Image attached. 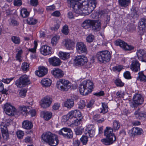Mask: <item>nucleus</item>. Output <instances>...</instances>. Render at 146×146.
Here are the masks:
<instances>
[{"label": "nucleus", "mask_w": 146, "mask_h": 146, "mask_svg": "<svg viewBox=\"0 0 146 146\" xmlns=\"http://www.w3.org/2000/svg\"><path fill=\"white\" fill-rule=\"evenodd\" d=\"M68 5L74 10L77 15L85 13V10L88 9L89 3L90 2V7L92 10L96 7V0H67Z\"/></svg>", "instance_id": "1"}, {"label": "nucleus", "mask_w": 146, "mask_h": 146, "mask_svg": "<svg viewBox=\"0 0 146 146\" xmlns=\"http://www.w3.org/2000/svg\"><path fill=\"white\" fill-rule=\"evenodd\" d=\"M93 82L90 80L84 81L80 85L79 88L81 94L86 95L91 93L94 88Z\"/></svg>", "instance_id": "2"}, {"label": "nucleus", "mask_w": 146, "mask_h": 146, "mask_svg": "<svg viewBox=\"0 0 146 146\" xmlns=\"http://www.w3.org/2000/svg\"><path fill=\"white\" fill-rule=\"evenodd\" d=\"M41 138L44 141L51 146H56L58 143L57 136L50 132L42 134Z\"/></svg>", "instance_id": "3"}, {"label": "nucleus", "mask_w": 146, "mask_h": 146, "mask_svg": "<svg viewBox=\"0 0 146 146\" xmlns=\"http://www.w3.org/2000/svg\"><path fill=\"white\" fill-rule=\"evenodd\" d=\"M96 57L100 62L106 63L110 60L111 54L108 50L99 51L96 55Z\"/></svg>", "instance_id": "4"}, {"label": "nucleus", "mask_w": 146, "mask_h": 146, "mask_svg": "<svg viewBox=\"0 0 146 146\" xmlns=\"http://www.w3.org/2000/svg\"><path fill=\"white\" fill-rule=\"evenodd\" d=\"M77 117H78L80 119H81L82 118V114L80 111L78 110H73L69 112L66 115L62 117V121L66 122L69 119Z\"/></svg>", "instance_id": "5"}, {"label": "nucleus", "mask_w": 146, "mask_h": 146, "mask_svg": "<svg viewBox=\"0 0 146 146\" xmlns=\"http://www.w3.org/2000/svg\"><path fill=\"white\" fill-rule=\"evenodd\" d=\"M31 82L29 76L24 75L16 81L15 84L17 87L21 88L30 84Z\"/></svg>", "instance_id": "6"}, {"label": "nucleus", "mask_w": 146, "mask_h": 146, "mask_svg": "<svg viewBox=\"0 0 146 146\" xmlns=\"http://www.w3.org/2000/svg\"><path fill=\"white\" fill-rule=\"evenodd\" d=\"M133 101L131 102L130 104L132 108L141 105L144 102V98L142 95L139 94H135L133 97Z\"/></svg>", "instance_id": "7"}, {"label": "nucleus", "mask_w": 146, "mask_h": 146, "mask_svg": "<svg viewBox=\"0 0 146 146\" xmlns=\"http://www.w3.org/2000/svg\"><path fill=\"white\" fill-rule=\"evenodd\" d=\"M87 58L83 55H77L75 57L74 63L77 66H83L86 64L88 62Z\"/></svg>", "instance_id": "8"}, {"label": "nucleus", "mask_w": 146, "mask_h": 146, "mask_svg": "<svg viewBox=\"0 0 146 146\" xmlns=\"http://www.w3.org/2000/svg\"><path fill=\"white\" fill-rule=\"evenodd\" d=\"M115 44L117 46H119L125 50L130 51L134 48V47L131 45L127 44L123 41L120 39L117 40L114 42Z\"/></svg>", "instance_id": "9"}, {"label": "nucleus", "mask_w": 146, "mask_h": 146, "mask_svg": "<svg viewBox=\"0 0 146 146\" xmlns=\"http://www.w3.org/2000/svg\"><path fill=\"white\" fill-rule=\"evenodd\" d=\"M52 102V99L49 96H46L42 98L40 102V106L43 108H47L50 106Z\"/></svg>", "instance_id": "10"}, {"label": "nucleus", "mask_w": 146, "mask_h": 146, "mask_svg": "<svg viewBox=\"0 0 146 146\" xmlns=\"http://www.w3.org/2000/svg\"><path fill=\"white\" fill-rule=\"evenodd\" d=\"M3 108L6 114L9 115H14V112L16 111V109L10 104L8 103L4 104Z\"/></svg>", "instance_id": "11"}, {"label": "nucleus", "mask_w": 146, "mask_h": 146, "mask_svg": "<svg viewBox=\"0 0 146 146\" xmlns=\"http://www.w3.org/2000/svg\"><path fill=\"white\" fill-rule=\"evenodd\" d=\"M116 138L114 134L106 136V138L101 140V142L104 144L108 145L113 143L116 140Z\"/></svg>", "instance_id": "12"}, {"label": "nucleus", "mask_w": 146, "mask_h": 146, "mask_svg": "<svg viewBox=\"0 0 146 146\" xmlns=\"http://www.w3.org/2000/svg\"><path fill=\"white\" fill-rule=\"evenodd\" d=\"M76 48L77 52L79 54L87 53L86 46L82 42H78L76 43Z\"/></svg>", "instance_id": "13"}, {"label": "nucleus", "mask_w": 146, "mask_h": 146, "mask_svg": "<svg viewBox=\"0 0 146 146\" xmlns=\"http://www.w3.org/2000/svg\"><path fill=\"white\" fill-rule=\"evenodd\" d=\"M52 48L50 46L47 45H44L41 47L39 51L42 54L45 56L52 54Z\"/></svg>", "instance_id": "14"}, {"label": "nucleus", "mask_w": 146, "mask_h": 146, "mask_svg": "<svg viewBox=\"0 0 146 146\" xmlns=\"http://www.w3.org/2000/svg\"><path fill=\"white\" fill-rule=\"evenodd\" d=\"M48 61L50 64L54 67H58L60 66L62 62L58 58L54 56L49 58Z\"/></svg>", "instance_id": "15"}, {"label": "nucleus", "mask_w": 146, "mask_h": 146, "mask_svg": "<svg viewBox=\"0 0 146 146\" xmlns=\"http://www.w3.org/2000/svg\"><path fill=\"white\" fill-rule=\"evenodd\" d=\"M58 133L64 137L71 138L72 137L73 133L72 130L69 128L64 127L61 129L59 131Z\"/></svg>", "instance_id": "16"}, {"label": "nucleus", "mask_w": 146, "mask_h": 146, "mask_svg": "<svg viewBox=\"0 0 146 146\" xmlns=\"http://www.w3.org/2000/svg\"><path fill=\"white\" fill-rule=\"evenodd\" d=\"M63 44L66 48L69 50H72L74 48V42L70 39H64L63 42Z\"/></svg>", "instance_id": "17"}, {"label": "nucleus", "mask_w": 146, "mask_h": 146, "mask_svg": "<svg viewBox=\"0 0 146 146\" xmlns=\"http://www.w3.org/2000/svg\"><path fill=\"white\" fill-rule=\"evenodd\" d=\"M91 5V4H90V3L89 2V5L88 6V9L86 10H85V13H83L79 15H76V14L74 12H74L75 13V14L74 15L72 12V11H69L68 13V17L70 19H72L74 18V16L75 15L76 16H77L79 15H88L89 13V12L91 11L92 10H93V9L92 10L91 9V8L90 7V6ZM71 7V6H70ZM72 8L74 9L72 7Z\"/></svg>", "instance_id": "18"}, {"label": "nucleus", "mask_w": 146, "mask_h": 146, "mask_svg": "<svg viewBox=\"0 0 146 146\" xmlns=\"http://www.w3.org/2000/svg\"><path fill=\"white\" fill-rule=\"evenodd\" d=\"M140 64L138 61L135 58L132 59L130 68L133 71L137 72L140 70Z\"/></svg>", "instance_id": "19"}, {"label": "nucleus", "mask_w": 146, "mask_h": 146, "mask_svg": "<svg viewBox=\"0 0 146 146\" xmlns=\"http://www.w3.org/2000/svg\"><path fill=\"white\" fill-rule=\"evenodd\" d=\"M51 73L56 78H60L64 76V73L62 70L58 68H55L52 69L51 70Z\"/></svg>", "instance_id": "20"}, {"label": "nucleus", "mask_w": 146, "mask_h": 146, "mask_svg": "<svg viewBox=\"0 0 146 146\" xmlns=\"http://www.w3.org/2000/svg\"><path fill=\"white\" fill-rule=\"evenodd\" d=\"M139 29L141 35H142L146 30V18L142 19L139 23Z\"/></svg>", "instance_id": "21"}, {"label": "nucleus", "mask_w": 146, "mask_h": 146, "mask_svg": "<svg viewBox=\"0 0 146 146\" xmlns=\"http://www.w3.org/2000/svg\"><path fill=\"white\" fill-rule=\"evenodd\" d=\"M136 54L138 59L142 62H146V53L143 50H138Z\"/></svg>", "instance_id": "22"}, {"label": "nucleus", "mask_w": 146, "mask_h": 146, "mask_svg": "<svg viewBox=\"0 0 146 146\" xmlns=\"http://www.w3.org/2000/svg\"><path fill=\"white\" fill-rule=\"evenodd\" d=\"M47 72L48 70L46 68L43 66H41L39 67L38 70L35 71V74L38 76L41 77L46 75Z\"/></svg>", "instance_id": "23"}, {"label": "nucleus", "mask_w": 146, "mask_h": 146, "mask_svg": "<svg viewBox=\"0 0 146 146\" xmlns=\"http://www.w3.org/2000/svg\"><path fill=\"white\" fill-rule=\"evenodd\" d=\"M40 83L43 87L48 88L51 85L52 81L50 79L48 78H44L41 80Z\"/></svg>", "instance_id": "24"}, {"label": "nucleus", "mask_w": 146, "mask_h": 146, "mask_svg": "<svg viewBox=\"0 0 146 146\" xmlns=\"http://www.w3.org/2000/svg\"><path fill=\"white\" fill-rule=\"evenodd\" d=\"M58 56L62 60H65L70 58V54L69 52L60 51L59 52Z\"/></svg>", "instance_id": "25"}, {"label": "nucleus", "mask_w": 146, "mask_h": 146, "mask_svg": "<svg viewBox=\"0 0 146 146\" xmlns=\"http://www.w3.org/2000/svg\"><path fill=\"white\" fill-rule=\"evenodd\" d=\"M94 23V20H86L82 24V26L85 29H88L92 26Z\"/></svg>", "instance_id": "26"}, {"label": "nucleus", "mask_w": 146, "mask_h": 146, "mask_svg": "<svg viewBox=\"0 0 146 146\" xmlns=\"http://www.w3.org/2000/svg\"><path fill=\"white\" fill-rule=\"evenodd\" d=\"M64 85L63 79H60L56 82V86L58 90L62 91H66V90L63 89L62 88L64 87Z\"/></svg>", "instance_id": "27"}, {"label": "nucleus", "mask_w": 146, "mask_h": 146, "mask_svg": "<svg viewBox=\"0 0 146 146\" xmlns=\"http://www.w3.org/2000/svg\"><path fill=\"white\" fill-rule=\"evenodd\" d=\"M27 109V107L24 106H19L18 108V112L23 115L26 116L29 113Z\"/></svg>", "instance_id": "28"}, {"label": "nucleus", "mask_w": 146, "mask_h": 146, "mask_svg": "<svg viewBox=\"0 0 146 146\" xmlns=\"http://www.w3.org/2000/svg\"><path fill=\"white\" fill-rule=\"evenodd\" d=\"M41 116L46 120H48L52 117V113L48 111H44L41 112Z\"/></svg>", "instance_id": "29"}, {"label": "nucleus", "mask_w": 146, "mask_h": 146, "mask_svg": "<svg viewBox=\"0 0 146 146\" xmlns=\"http://www.w3.org/2000/svg\"><path fill=\"white\" fill-rule=\"evenodd\" d=\"M22 125L23 128L27 129H31L33 127L32 123L27 120L24 121L22 123Z\"/></svg>", "instance_id": "30"}, {"label": "nucleus", "mask_w": 146, "mask_h": 146, "mask_svg": "<svg viewBox=\"0 0 146 146\" xmlns=\"http://www.w3.org/2000/svg\"><path fill=\"white\" fill-rule=\"evenodd\" d=\"M64 106L70 109L74 105V100L72 99H68L64 102Z\"/></svg>", "instance_id": "31"}, {"label": "nucleus", "mask_w": 146, "mask_h": 146, "mask_svg": "<svg viewBox=\"0 0 146 146\" xmlns=\"http://www.w3.org/2000/svg\"><path fill=\"white\" fill-rule=\"evenodd\" d=\"M121 126L120 122L117 120L113 121L112 123V129L114 131L118 130Z\"/></svg>", "instance_id": "32"}, {"label": "nucleus", "mask_w": 146, "mask_h": 146, "mask_svg": "<svg viewBox=\"0 0 146 146\" xmlns=\"http://www.w3.org/2000/svg\"><path fill=\"white\" fill-rule=\"evenodd\" d=\"M92 26L94 30L97 31H99L101 28L100 21L99 20H94V23Z\"/></svg>", "instance_id": "33"}, {"label": "nucleus", "mask_w": 146, "mask_h": 146, "mask_svg": "<svg viewBox=\"0 0 146 146\" xmlns=\"http://www.w3.org/2000/svg\"><path fill=\"white\" fill-rule=\"evenodd\" d=\"M63 81L64 85V87L62 88L63 89H65L66 91H67L71 87L72 84L68 80L63 79Z\"/></svg>", "instance_id": "34"}, {"label": "nucleus", "mask_w": 146, "mask_h": 146, "mask_svg": "<svg viewBox=\"0 0 146 146\" xmlns=\"http://www.w3.org/2000/svg\"><path fill=\"white\" fill-rule=\"evenodd\" d=\"M139 110L136 111L134 114L136 117L140 119L142 117H146V112H139Z\"/></svg>", "instance_id": "35"}, {"label": "nucleus", "mask_w": 146, "mask_h": 146, "mask_svg": "<svg viewBox=\"0 0 146 146\" xmlns=\"http://www.w3.org/2000/svg\"><path fill=\"white\" fill-rule=\"evenodd\" d=\"M130 2V0H118L119 4L121 7H127Z\"/></svg>", "instance_id": "36"}, {"label": "nucleus", "mask_w": 146, "mask_h": 146, "mask_svg": "<svg viewBox=\"0 0 146 146\" xmlns=\"http://www.w3.org/2000/svg\"><path fill=\"white\" fill-rule=\"evenodd\" d=\"M132 133L134 135H140L142 133V130L140 128L137 127H134L131 129Z\"/></svg>", "instance_id": "37"}, {"label": "nucleus", "mask_w": 146, "mask_h": 146, "mask_svg": "<svg viewBox=\"0 0 146 146\" xmlns=\"http://www.w3.org/2000/svg\"><path fill=\"white\" fill-rule=\"evenodd\" d=\"M113 131V130L111 127H107L104 131L105 135L107 136L113 134L112 133Z\"/></svg>", "instance_id": "38"}, {"label": "nucleus", "mask_w": 146, "mask_h": 146, "mask_svg": "<svg viewBox=\"0 0 146 146\" xmlns=\"http://www.w3.org/2000/svg\"><path fill=\"white\" fill-rule=\"evenodd\" d=\"M102 107L101 108L100 113H105L108 111V106L107 104L105 103H102Z\"/></svg>", "instance_id": "39"}, {"label": "nucleus", "mask_w": 146, "mask_h": 146, "mask_svg": "<svg viewBox=\"0 0 146 146\" xmlns=\"http://www.w3.org/2000/svg\"><path fill=\"white\" fill-rule=\"evenodd\" d=\"M20 13L21 16L23 18L27 17L29 15V12L25 9H22L20 11Z\"/></svg>", "instance_id": "40"}, {"label": "nucleus", "mask_w": 146, "mask_h": 146, "mask_svg": "<svg viewBox=\"0 0 146 146\" xmlns=\"http://www.w3.org/2000/svg\"><path fill=\"white\" fill-rule=\"evenodd\" d=\"M59 36H55L53 37L51 39V42L53 45H55L58 42V41L59 39Z\"/></svg>", "instance_id": "41"}, {"label": "nucleus", "mask_w": 146, "mask_h": 146, "mask_svg": "<svg viewBox=\"0 0 146 146\" xmlns=\"http://www.w3.org/2000/svg\"><path fill=\"white\" fill-rule=\"evenodd\" d=\"M21 68L24 71H27L29 70V64L26 62L23 63L21 65Z\"/></svg>", "instance_id": "42"}, {"label": "nucleus", "mask_w": 146, "mask_h": 146, "mask_svg": "<svg viewBox=\"0 0 146 146\" xmlns=\"http://www.w3.org/2000/svg\"><path fill=\"white\" fill-rule=\"evenodd\" d=\"M62 33L65 35H68L69 32L68 27L67 25H64L61 30Z\"/></svg>", "instance_id": "43"}, {"label": "nucleus", "mask_w": 146, "mask_h": 146, "mask_svg": "<svg viewBox=\"0 0 146 146\" xmlns=\"http://www.w3.org/2000/svg\"><path fill=\"white\" fill-rule=\"evenodd\" d=\"M27 21L28 24L31 25H35L37 22V20L33 18H28Z\"/></svg>", "instance_id": "44"}, {"label": "nucleus", "mask_w": 146, "mask_h": 146, "mask_svg": "<svg viewBox=\"0 0 146 146\" xmlns=\"http://www.w3.org/2000/svg\"><path fill=\"white\" fill-rule=\"evenodd\" d=\"M9 24L12 26L17 25L19 24L18 22L14 18L11 19L9 20Z\"/></svg>", "instance_id": "45"}, {"label": "nucleus", "mask_w": 146, "mask_h": 146, "mask_svg": "<svg viewBox=\"0 0 146 146\" xmlns=\"http://www.w3.org/2000/svg\"><path fill=\"white\" fill-rule=\"evenodd\" d=\"M138 74V78L140 81L146 82V76L143 74V72H139Z\"/></svg>", "instance_id": "46"}, {"label": "nucleus", "mask_w": 146, "mask_h": 146, "mask_svg": "<svg viewBox=\"0 0 146 146\" xmlns=\"http://www.w3.org/2000/svg\"><path fill=\"white\" fill-rule=\"evenodd\" d=\"M2 136L4 139H7L9 138V135L7 129L5 130H2Z\"/></svg>", "instance_id": "47"}, {"label": "nucleus", "mask_w": 146, "mask_h": 146, "mask_svg": "<svg viewBox=\"0 0 146 146\" xmlns=\"http://www.w3.org/2000/svg\"><path fill=\"white\" fill-rule=\"evenodd\" d=\"M102 16L101 13H98L97 12L93 13L91 15V17L93 19L101 18L102 17Z\"/></svg>", "instance_id": "48"}, {"label": "nucleus", "mask_w": 146, "mask_h": 146, "mask_svg": "<svg viewBox=\"0 0 146 146\" xmlns=\"http://www.w3.org/2000/svg\"><path fill=\"white\" fill-rule=\"evenodd\" d=\"M18 138L19 139H22L24 135V132L21 130L17 131L16 133Z\"/></svg>", "instance_id": "49"}, {"label": "nucleus", "mask_w": 146, "mask_h": 146, "mask_svg": "<svg viewBox=\"0 0 146 146\" xmlns=\"http://www.w3.org/2000/svg\"><path fill=\"white\" fill-rule=\"evenodd\" d=\"M11 40L13 43L15 44H19L20 42V40L19 37L13 36L11 37Z\"/></svg>", "instance_id": "50"}, {"label": "nucleus", "mask_w": 146, "mask_h": 146, "mask_svg": "<svg viewBox=\"0 0 146 146\" xmlns=\"http://www.w3.org/2000/svg\"><path fill=\"white\" fill-rule=\"evenodd\" d=\"M94 36L91 34L89 35L86 38V41L88 43H90L92 42L94 40Z\"/></svg>", "instance_id": "51"}, {"label": "nucleus", "mask_w": 146, "mask_h": 146, "mask_svg": "<svg viewBox=\"0 0 146 146\" xmlns=\"http://www.w3.org/2000/svg\"><path fill=\"white\" fill-rule=\"evenodd\" d=\"M27 90L25 89H22L20 90L19 92V95L21 98H23L26 95Z\"/></svg>", "instance_id": "52"}, {"label": "nucleus", "mask_w": 146, "mask_h": 146, "mask_svg": "<svg viewBox=\"0 0 146 146\" xmlns=\"http://www.w3.org/2000/svg\"><path fill=\"white\" fill-rule=\"evenodd\" d=\"M34 46L33 48H29V51L32 52H35L36 51V48L37 46V43L36 41H34Z\"/></svg>", "instance_id": "53"}, {"label": "nucleus", "mask_w": 146, "mask_h": 146, "mask_svg": "<svg viewBox=\"0 0 146 146\" xmlns=\"http://www.w3.org/2000/svg\"><path fill=\"white\" fill-rule=\"evenodd\" d=\"M116 85L118 86L122 87L124 85V84L119 79H116L115 81Z\"/></svg>", "instance_id": "54"}, {"label": "nucleus", "mask_w": 146, "mask_h": 146, "mask_svg": "<svg viewBox=\"0 0 146 146\" xmlns=\"http://www.w3.org/2000/svg\"><path fill=\"white\" fill-rule=\"evenodd\" d=\"M13 78H3L0 80L1 82H3L4 83L6 84H9L10 82L13 80Z\"/></svg>", "instance_id": "55"}, {"label": "nucleus", "mask_w": 146, "mask_h": 146, "mask_svg": "<svg viewBox=\"0 0 146 146\" xmlns=\"http://www.w3.org/2000/svg\"><path fill=\"white\" fill-rule=\"evenodd\" d=\"M80 140L83 144H86L87 142L88 139L86 136H83L80 139Z\"/></svg>", "instance_id": "56"}, {"label": "nucleus", "mask_w": 146, "mask_h": 146, "mask_svg": "<svg viewBox=\"0 0 146 146\" xmlns=\"http://www.w3.org/2000/svg\"><path fill=\"white\" fill-rule=\"evenodd\" d=\"M87 136H88L90 137H93L95 134V129H92V130L86 133Z\"/></svg>", "instance_id": "57"}, {"label": "nucleus", "mask_w": 146, "mask_h": 146, "mask_svg": "<svg viewBox=\"0 0 146 146\" xmlns=\"http://www.w3.org/2000/svg\"><path fill=\"white\" fill-rule=\"evenodd\" d=\"M92 129H95V128L93 125H87L85 129V133L92 130Z\"/></svg>", "instance_id": "58"}, {"label": "nucleus", "mask_w": 146, "mask_h": 146, "mask_svg": "<svg viewBox=\"0 0 146 146\" xmlns=\"http://www.w3.org/2000/svg\"><path fill=\"white\" fill-rule=\"evenodd\" d=\"M123 68V67L122 66L119 65L117 66H115L113 67L112 70L114 71H120Z\"/></svg>", "instance_id": "59"}, {"label": "nucleus", "mask_w": 146, "mask_h": 146, "mask_svg": "<svg viewBox=\"0 0 146 146\" xmlns=\"http://www.w3.org/2000/svg\"><path fill=\"white\" fill-rule=\"evenodd\" d=\"M85 106V103L83 100L80 101L78 104V108L81 109H83Z\"/></svg>", "instance_id": "60"}, {"label": "nucleus", "mask_w": 146, "mask_h": 146, "mask_svg": "<svg viewBox=\"0 0 146 146\" xmlns=\"http://www.w3.org/2000/svg\"><path fill=\"white\" fill-rule=\"evenodd\" d=\"M13 4L15 6H20L22 4V2L21 0H14Z\"/></svg>", "instance_id": "61"}, {"label": "nucleus", "mask_w": 146, "mask_h": 146, "mask_svg": "<svg viewBox=\"0 0 146 146\" xmlns=\"http://www.w3.org/2000/svg\"><path fill=\"white\" fill-rule=\"evenodd\" d=\"M123 75L124 77L126 79H129L131 78L130 73L128 71L125 72L123 74Z\"/></svg>", "instance_id": "62"}, {"label": "nucleus", "mask_w": 146, "mask_h": 146, "mask_svg": "<svg viewBox=\"0 0 146 146\" xmlns=\"http://www.w3.org/2000/svg\"><path fill=\"white\" fill-rule=\"evenodd\" d=\"M9 92H10V91L9 89H7L6 88H4V86H3V87L2 88L1 91V92L2 94H4L6 95H7L9 94Z\"/></svg>", "instance_id": "63"}, {"label": "nucleus", "mask_w": 146, "mask_h": 146, "mask_svg": "<svg viewBox=\"0 0 146 146\" xmlns=\"http://www.w3.org/2000/svg\"><path fill=\"white\" fill-rule=\"evenodd\" d=\"M0 128L1 131L3 130H7V125L6 123L3 122H1L0 125Z\"/></svg>", "instance_id": "64"}]
</instances>
